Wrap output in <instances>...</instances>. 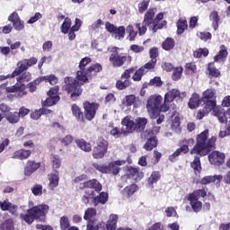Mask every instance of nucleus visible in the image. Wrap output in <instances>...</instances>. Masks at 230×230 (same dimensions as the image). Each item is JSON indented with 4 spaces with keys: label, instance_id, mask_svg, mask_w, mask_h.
<instances>
[{
    "label": "nucleus",
    "instance_id": "1",
    "mask_svg": "<svg viewBox=\"0 0 230 230\" xmlns=\"http://www.w3.org/2000/svg\"><path fill=\"white\" fill-rule=\"evenodd\" d=\"M209 136V130L206 129L201 132L197 137V143L190 150V155H208L211 150H215V143L217 142V137H212L208 140Z\"/></svg>",
    "mask_w": 230,
    "mask_h": 230
},
{
    "label": "nucleus",
    "instance_id": "2",
    "mask_svg": "<svg viewBox=\"0 0 230 230\" xmlns=\"http://www.w3.org/2000/svg\"><path fill=\"white\" fill-rule=\"evenodd\" d=\"M85 189V195L91 197L93 199L94 206H98V204H107V200H109V194L107 192L102 191V185L96 180H90L84 183V186H81V189ZM100 193L96 196V193Z\"/></svg>",
    "mask_w": 230,
    "mask_h": 230
},
{
    "label": "nucleus",
    "instance_id": "3",
    "mask_svg": "<svg viewBox=\"0 0 230 230\" xmlns=\"http://www.w3.org/2000/svg\"><path fill=\"white\" fill-rule=\"evenodd\" d=\"M146 110L150 118L155 119L159 116V112H168L170 106L163 100V96L152 95L147 100Z\"/></svg>",
    "mask_w": 230,
    "mask_h": 230
},
{
    "label": "nucleus",
    "instance_id": "4",
    "mask_svg": "<svg viewBox=\"0 0 230 230\" xmlns=\"http://www.w3.org/2000/svg\"><path fill=\"white\" fill-rule=\"evenodd\" d=\"M154 17H155V9L150 8L145 14L143 22L135 24L136 28L138 30L139 35H145L146 33V26H153V31L155 33L164 26H166L165 21L162 22L161 24H156Z\"/></svg>",
    "mask_w": 230,
    "mask_h": 230
},
{
    "label": "nucleus",
    "instance_id": "5",
    "mask_svg": "<svg viewBox=\"0 0 230 230\" xmlns=\"http://www.w3.org/2000/svg\"><path fill=\"white\" fill-rule=\"evenodd\" d=\"M202 102H205L206 111L211 112L213 111L214 116H216L220 123H224V118L218 113V107H217V90L208 88L202 93Z\"/></svg>",
    "mask_w": 230,
    "mask_h": 230
},
{
    "label": "nucleus",
    "instance_id": "6",
    "mask_svg": "<svg viewBox=\"0 0 230 230\" xmlns=\"http://www.w3.org/2000/svg\"><path fill=\"white\" fill-rule=\"evenodd\" d=\"M48 211H49V206L40 204L28 209L26 214H21L20 217L27 224H33L34 220H44V217L48 215Z\"/></svg>",
    "mask_w": 230,
    "mask_h": 230
},
{
    "label": "nucleus",
    "instance_id": "7",
    "mask_svg": "<svg viewBox=\"0 0 230 230\" xmlns=\"http://www.w3.org/2000/svg\"><path fill=\"white\" fill-rule=\"evenodd\" d=\"M83 84L84 83L80 82L77 77L76 79L73 77H66L63 89L64 91H66L67 94H70L72 100H76V98L82 94L81 85H83Z\"/></svg>",
    "mask_w": 230,
    "mask_h": 230
},
{
    "label": "nucleus",
    "instance_id": "8",
    "mask_svg": "<svg viewBox=\"0 0 230 230\" xmlns=\"http://www.w3.org/2000/svg\"><path fill=\"white\" fill-rule=\"evenodd\" d=\"M127 162L125 160H116L111 162L107 165L100 164H93V168L101 172V173H111V175H118L121 168L119 166H123Z\"/></svg>",
    "mask_w": 230,
    "mask_h": 230
},
{
    "label": "nucleus",
    "instance_id": "9",
    "mask_svg": "<svg viewBox=\"0 0 230 230\" xmlns=\"http://www.w3.org/2000/svg\"><path fill=\"white\" fill-rule=\"evenodd\" d=\"M208 195V189H199L188 194L187 200H189L194 213H199L202 209V202L199 199H204Z\"/></svg>",
    "mask_w": 230,
    "mask_h": 230
},
{
    "label": "nucleus",
    "instance_id": "10",
    "mask_svg": "<svg viewBox=\"0 0 230 230\" xmlns=\"http://www.w3.org/2000/svg\"><path fill=\"white\" fill-rule=\"evenodd\" d=\"M102 71V65L99 63L92 65L87 70H78L76 73V78L82 84H87L91 76H94L97 73Z\"/></svg>",
    "mask_w": 230,
    "mask_h": 230
},
{
    "label": "nucleus",
    "instance_id": "11",
    "mask_svg": "<svg viewBox=\"0 0 230 230\" xmlns=\"http://www.w3.org/2000/svg\"><path fill=\"white\" fill-rule=\"evenodd\" d=\"M109 142L103 138H99L97 145L93 151V159H103V157H105V154H107Z\"/></svg>",
    "mask_w": 230,
    "mask_h": 230
},
{
    "label": "nucleus",
    "instance_id": "12",
    "mask_svg": "<svg viewBox=\"0 0 230 230\" xmlns=\"http://www.w3.org/2000/svg\"><path fill=\"white\" fill-rule=\"evenodd\" d=\"M58 91H60V88L57 85L49 89L47 93L48 98L43 102V107H51L58 103L60 101Z\"/></svg>",
    "mask_w": 230,
    "mask_h": 230
},
{
    "label": "nucleus",
    "instance_id": "13",
    "mask_svg": "<svg viewBox=\"0 0 230 230\" xmlns=\"http://www.w3.org/2000/svg\"><path fill=\"white\" fill-rule=\"evenodd\" d=\"M26 86L23 84L17 83L13 86L6 87V84L0 85V94H3L4 92L5 93H19L18 96L22 98V96H26L28 93L25 91Z\"/></svg>",
    "mask_w": 230,
    "mask_h": 230
},
{
    "label": "nucleus",
    "instance_id": "14",
    "mask_svg": "<svg viewBox=\"0 0 230 230\" xmlns=\"http://www.w3.org/2000/svg\"><path fill=\"white\" fill-rule=\"evenodd\" d=\"M110 63L113 67H121L127 62V56L119 54L118 49H113L109 58Z\"/></svg>",
    "mask_w": 230,
    "mask_h": 230
},
{
    "label": "nucleus",
    "instance_id": "15",
    "mask_svg": "<svg viewBox=\"0 0 230 230\" xmlns=\"http://www.w3.org/2000/svg\"><path fill=\"white\" fill-rule=\"evenodd\" d=\"M186 96L185 92H181L177 89H172L164 95L165 103H167V107L169 110L172 109V102L175 100V98H179L180 100H183Z\"/></svg>",
    "mask_w": 230,
    "mask_h": 230
},
{
    "label": "nucleus",
    "instance_id": "16",
    "mask_svg": "<svg viewBox=\"0 0 230 230\" xmlns=\"http://www.w3.org/2000/svg\"><path fill=\"white\" fill-rule=\"evenodd\" d=\"M84 116L88 121H93L98 111V103L85 102L84 104Z\"/></svg>",
    "mask_w": 230,
    "mask_h": 230
},
{
    "label": "nucleus",
    "instance_id": "17",
    "mask_svg": "<svg viewBox=\"0 0 230 230\" xmlns=\"http://www.w3.org/2000/svg\"><path fill=\"white\" fill-rule=\"evenodd\" d=\"M121 131L122 134H131L134 130H136V122L132 119V117L126 116L121 120Z\"/></svg>",
    "mask_w": 230,
    "mask_h": 230
},
{
    "label": "nucleus",
    "instance_id": "18",
    "mask_svg": "<svg viewBox=\"0 0 230 230\" xmlns=\"http://www.w3.org/2000/svg\"><path fill=\"white\" fill-rule=\"evenodd\" d=\"M37 64V58H31L30 59H23L17 63L16 71H18V75L22 74V71H26L29 67L35 66Z\"/></svg>",
    "mask_w": 230,
    "mask_h": 230
},
{
    "label": "nucleus",
    "instance_id": "19",
    "mask_svg": "<svg viewBox=\"0 0 230 230\" xmlns=\"http://www.w3.org/2000/svg\"><path fill=\"white\" fill-rule=\"evenodd\" d=\"M224 159H226V155L218 151H214L208 155L209 163L215 166H220L224 163Z\"/></svg>",
    "mask_w": 230,
    "mask_h": 230
},
{
    "label": "nucleus",
    "instance_id": "20",
    "mask_svg": "<svg viewBox=\"0 0 230 230\" xmlns=\"http://www.w3.org/2000/svg\"><path fill=\"white\" fill-rule=\"evenodd\" d=\"M127 177H128V179H132L133 181H141V179L145 177V173L136 167H128Z\"/></svg>",
    "mask_w": 230,
    "mask_h": 230
},
{
    "label": "nucleus",
    "instance_id": "21",
    "mask_svg": "<svg viewBox=\"0 0 230 230\" xmlns=\"http://www.w3.org/2000/svg\"><path fill=\"white\" fill-rule=\"evenodd\" d=\"M40 168V163H35L34 161H28L24 169V175L30 177L32 173H35L37 170Z\"/></svg>",
    "mask_w": 230,
    "mask_h": 230
},
{
    "label": "nucleus",
    "instance_id": "22",
    "mask_svg": "<svg viewBox=\"0 0 230 230\" xmlns=\"http://www.w3.org/2000/svg\"><path fill=\"white\" fill-rule=\"evenodd\" d=\"M49 180V187L50 190H55L57 186H58V182L60 181V176H58V172H51L48 175Z\"/></svg>",
    "mask_w": 230,
    "mask_h": 230
},
{
    "label": "nucleus",
    "instance_id": "23",
    "mask_svg": "<svg viewBox=\"0 0 230 230\" xmlns=\"http://www.w3.org/2000/svg\"><path fill=\"white\" fill-rule=\"evenodd\" d=\"M0 209L2 211H9V213H12L13 215H17V206L12 204L8 199H5L1 203Z\"/></svg>",
    "mask_w": 230,
    "mask_h": 230
},
{
    "label": "nucleus",
    "instance_id": "24",
    "mask_svg": "<svg viewBox=\"0 0 230 230\" xmlns=\"http://www.w3.org/2000/svg\"><path fill=\"white\" fill-rule=\"evenodd\" d=\"M190 152V147L187 145L181 142V147L178 148L172 155L169 156V160L173 163L175 162V157H179L181 154H188Z\"/></svg>",
    "mask_w": 230,
    "mask_h": 230
},
{
    "label": "nucleus",
    "instance_id": "25",
    "mask_svg": "<svg viewBox=\"0 0 230 230\" xmlns=\"http://www.w3.org/2000/svg\"><path fill=\"white\" fill-rule=\"evenodd\" d=\"M80 28H82V20L75 18V25L72 26L67 32L69 40H75V39H76V34H75V31H78Z\"/></svg>",
    "mask_w": 230,
    "mask_h": 230
},
{
    "label": "nucleus",
    "instance_id": "26",
    "mask_svg": "<svg viewBox=\"0 0 230 230\" xmlns=\"http://www.w3.org/2000/svg\"><path fill=\"white\" fill-rule=\"evenodd\" d=\"M171 121H172L171 128L172 130H175L176 132H180L181 131V118L179 117V113L173 111L172 115L171 117Z\"/></svg>",
    "mask_w": 230,
    "mask_h": 230
},
{
    "label": "nucleus",
    "instance_id": "27",
    "mask_svg": "<svg viewBox=\"0 0 230 230\" xmlns=\"http://www.w3.org/2000/svg\"><path fill=\"white\" fill-rule=\"evenodd\" d=\"M31 155V150L20 149L13 153V159H20V161H24V159H28Z\"/></svg>",
    "mask_w": 230,
    "mask_h": 230
},
{
    "label": "nucleus",
    "instance_id": "28",
    "mask_svg": "<svg viewBox=\"0 0 230 230\" xmlns=\"http://www.w3.org/2000/svg\"><path fill=\"white\" fill-rule=\"evenodd\" d=\"M117 226H118V215L116 214L110 215L106 226H104L105 230H116Z\"/></svg>",
    "mask_w": 230,
    "mask_h": 230
},
{
    "label": "nucleus",
    "instance_id": "29",
    "mask_svg": "<svg viewBox=\"0 0 230 230\" xmlns=\"http://www.w3.org/2000/svg\"><path fill=\"white\" fill-rule=\"evenodd\" d=\"M222 179V175L205 176L199 181V182L200 184L208 185L211 184V182H216V181H217V182H220Z\"/></svg>",
    "mask_w": 230,
    "mask_h": 230
},
{
    "label": "nucleus",
    "instance_id": "30",
    "mask_svg": "<svg viewBox=\"0 0 230 230\" xmlns=\"http://www.w3.org/2000/svg\"><path fill=\"white\" fill-rule=\"evenodd\" d=\"M226 57H227V49L226 48V46L222 45L220 47L219 52L214 58V62L222 63L224 62Z\"/></svg>",
    "mask_w": 230,
    "mask_h": 230
},
{
    "label": "nucleus",
    "instance_id": "31",
    "mask_svg": "<svg viewBox=\"0 0 230 230\" xmlns=\"http://www.w3.org/2000/svg\"><path fill=\"white\" fill-rule=\"evenodd\" d=\"M86 230H105V224L97 223L96 220H89Z\"/></svg>",
    "mask_w": 230,
    "mask_h": 230
},
{
    "label": "nucleus",
    "instance_id": "32",
    "mask_svg": "<svg viewBox=\"0 0 230 230\" xmlns=\"http://www.w3.org/2000/svg\"><path fill=\"white\" fill-rule=\"evenodd\" d=\"M136 191H137V185L136 184H131L127 186L123 191H122V195L123 197H125L126 199H130V197H132V195H134V193H136Z\"/></svg>",
    "mask_w": 230,
    "mask_h": 230
},
{
    "label": "nucleus",
    "instance_id": "33",
    "mask_svg": "<svg viewBox=\"0 0 230 230\" xmlns=\"http://www.w3.org/2000/svg\"><path fill=\"white\" fill-rule=\"evenodd\" d=\"M190 168H192L196 175L202 172V164H200V158L199 156H195L194 160L190 163Z\"/></svg>",
    "mask_w": 230,
    "mask_h": 230
},
{
    "label": "nucleus",
    "instance_id": "34",
    "mask_svg": "<svg viewBox=\"0 0 230 230\" xmlns=\"http://www.w3.org/2000/svg\"><path fill=\"white\" fill-rule=\"evenodd\" d=\"M190 109H197L199 105H200V95L198 93H192L190 99L188 103Z\"/></svg>",
    "mask_w": 230,
    "mask_h": 230
},
{
    "label": "nucleus",
    "instance_id": "35",
    "mask_svg": "<svg viewBox=\"0 0 230 230\" xmlns=\"http://www.w3.org/2000/svg\"><path fill=\"white\" fill-rule=\"evenodd\" d=\"M75 145H77L78 148L83 150V152H91V150H93L91 144L84 139H76Z\"/></svg>",
    "mask_w": 230,
    "mask_h": 230
},
{
    "label": "nucleus",
    "instance_id": "36",
    "mask_svg": "<svg viewBox=\"0 0 230 230\" xmlns=\"http://www.w3.org/2000/svg\"><path fill=\"white\" fill-rule=\"evenodd\" d=\"M102 26H103V21L98 19L89 26V31H91V33H98V31L102 30Z\"/></svg>",
    "mask_w": 230,
    "mask_h": 230
},
{
    "label": "nucleus",
    "instance_id": "37",
    "mask_svg": "<svg viewBox=\"0 0 230 230\" xmlns=\"http://www.w3.org/2000/svg\"><path fill=\"white\" fill-rule=\"evenodd\" d=\"M111 36L117 40H123L125 39V26L117 27Z\"/></svg>",
    "mask_w": 230,
    "mask_h": 230
},
{
    "label": "nucleus",
    "instance_id": "38",
    "mask_svg": "<svg viewBox=\"0 0 230 230\" xmlns=\"http://www.w3.org/2000/svg\"><path fill=\"white\" fill-rule=\"evenodd\" d=\"M71 111H72L73 116H75V118H76L78 121H82V119H84V112H82L80 106L76 104H72Z\"/></svg>",
    "mask_w": 230,
    "mask_h": 230
},
{
    "label": "nucleus",
    "instance_id": "39",
    "mask_svg": "<svg viewBox=\"0 0 230 230\" xmlns=\"http://www.w3.org/2000/svg\"><path fill=\"white\" fill-rule=\"evenodd\" d=\"M52 168L54 172H57L60 166H62V159H60V156L58 155H52L50 157Z\"/></svg>",
    "mask_w": 230,
    "mask_h": 230
},
{
    "label": "nucleus",
    "instance_id": "40",
    "mask_svg": "<svg viewBox=\"0 0 230 230\" xmlns=\"http://www.w3.org/2000/svg\"><path fill=\"white\" fill-rule=\"evenodd\" d=\"M108 130L111 136H113L114 137H119L121 136V132H123L119 130V128L116 127L112 122L109 123Z\"/></svg>",
    "mask_w": 230,
    "mask_h": 230
},
{
    "label": "nucleus",
    "instance_id": "41",
    "mask_svg": "<svg viewBox=\"0 0 230 230\" xmlns=\"http://www.w3.org/2000/svg\"><path fill=\"white\" fill-rule=\"evenodd\" d=\"M155 146H157V138L155 137H151L144 145L145 150H147L148 152L154 150Z\"/></svg>",
    "mask_w": 230,
    "mask_h": 230
},
{
    "label": "nucleus",
    "instance_id": "42",
    "mask_svg": "<svg viewBox=\"0 0 230 230\" xmlns=\"http://www.w3.org/2000/svg\"><path fill=\"white\" fill-rule=\"evenodd\" d=\"M129 85L130 79H123V77H120L116 83V88L119 89V91H123V89H127Z\"/></svg>",
    "mask_w": 230,
    "mask_h": 230
},
{
    "label": "nucleus",
    "instance_id": "43",
    "mask_svg": "<svg viewBox=\"0 0 230 230\" xmlns=\"http://www.w3.org/2000/svg\"><path fill=\"white\" fill-rule=\"evenodd\" d=\"M146 123H148V120L146 119V118H137L136 119L135 128H137V130H139L141 132L142 130H145V127H146Z\"/></svg>",
    "mask_w": 230,
    "mask_h": 230
},
{
    "label": "nucleus",
    "instance_id": "44",
    "mask_svg": "<svg viewBox=\"0 0 230 230\" xmlns=\"http://www.w3.org/2000/svg\"><path fill=\"white\" fill-rule=\"evenodd\" d=\"M177 28H178L177 33L179 35L184 33V31L188 29V22L184 18H180V20L177 22Z\"/></svg>",
    "mask_w": 230,
    "mask_h": 230
},
{
    "label": "nucleus",
    "instance_id": "45",
    "mask_svg": "<svg viewBox=\"0 0 230 230\" xmlns=\"http://www.w3.org/2000/svg\"><path fill=\"white\" fill-rule=\"evenodd\" d=\"M210 21L212 22V26L214 28V30H218V22H220V16H218V13L217 12H212L210 13Z\"/></svg>",
    "mask_w": 230,
    "mask_h": 230
},
{
    "label": "nucleus",
    "instance_id": "46",
    "mask_svg": "<svg viewBox=\"0 0 230 230\" xmlns=\"http://www.w3.org/2000/svg\"><path fill=\"white\" fill-rule=\"evenodd\" d=\"M126 31L127 33H128V40H129L130 42H133V40H136V37H137V31L134 30V26L128 25L126 28Z\"/></svg>",
    "mask_w": 230,
    "mask_h": 230
},
{
    "label": "nucleus",
    "instance_id": "47",
    "mask_svg": "<svg viewBox=\"0 0 230 230\" xmlns=\"http://www.w3.org/2000/svg\"><path fill=\"white\" fill-rule=\"evenodd\" d=\"M163 49L165 51H170L171 49H173L175 48V41L172 38H167L164 42H163Z\"/></svg>",
    "mask_w": 230,
    "mask_h": 230
},
{
    "label": "nucleus",
    "instance_id": "48",
    "mask_svg": "<svg viewBox=\"0 0 230 230\" xmlns=\"http://www.w3.org/2000/svg\"><path fill=\"white\" fill-rule=\"evenodd\" d=\"M71 18H65L62 26H61V31L62 33H64L65 35L67 34L69 32V31L71 30Z\"/></svg>",
    "mask_w": 230,
    "mask_h": 230
},
{
    "label": "nucleus",
    "instance_id": "49",
    "mask_svg": "<svg viewBox=\"0 0 230 230\" xmlns=\"http://www.w3.org/2000/svg\"><path fill=\"white\" fill-rule=\"evenodd\" d=\"M161 179V173L158 171H155L149 176L148 184H155Z\"/></svg>",
    "mask_w": 230,
    "mask_h": 230
},
{
    "label": "nucleus",
    "instance_id": "50",
    "mask_svg": "<svg viewBox=\"0 0 230 230\" xmlns=\"http://www.w3.org/2000/svg\"><path fill=\"white\" fill-rule=\"evenodd\" d=\"M59 226H60V229H62V230L67 229L69 227V226H71L69 217H67L66 216L61 217L59 219Z\"/></svg>",
    "mask_w": 230,
    "mask_h": 230
},
{
    "label": "nucleus",
    "instance_id": "51",
    "mask_svg": "<svg viewBox=\"0 0 230 230\" xmlns=\"http://www.w3.org/2000/svg\"><path fill=\"white\" fill-rule=\"evenodd\" d=\"M43 76L46 84L49 83L50 85H57V84H58V77L53 74Z\"/></svg>",
    "mask_w": 230,
    "mask_h": 230
},
{
    "label": "nucleus",
    "instance_id": "52",
    "mask_svg": "<svg viewBox=\"0 0 230 230\" xmlns=\"http://www.w3.org/2000/svg\"><path fill=\"white\" fill-rule=\"evenodd\" d=\"M20 119L21 117L19 116V112L17 111L10 112L7 115V121H9V123H19Z\"/></svg>",
    "mask_w": 230,
    "mask_h": 230
},
{
    "label": "nucleus",
    "instance_id": "53",
    "mask_svg": "<svg viewBox=\"0 0 230 230\" xmlns=\"http://www.w3.org/2000/svg\"><path fill=\"white\" fill-rule=\"evenodd\" d=\"M31 80V74L30 72H24L20 76L17 77V82L20 84H24L25 82H30Z\"/></svg>",
    "mask_w": 230,
    "mask_h": 230
},
{
    "label": "nucleus",
    "instance_id": "54",
    "mask_svg": "<svg viewBox=\"0 0 230 230\" xmlns=\"http://www.w3.org/2000/svg\"><path fill=\"white\" fill-rule=\"evenodd\" d=\"M93 217H96V208H87L84 212V219L89 221L92 220L91 218H93Z\"/></svg>",
    "mask_w": 230,
    "mask_h": 230
},
{
    "label": "nucleus",
    "instance_id": "55",
    "mask_svg": "<svg viewBox=\"0 0 230 230\" xmlns=\"http://www.w3.org/2000/svg\"><path fill=\"white\" fill-rule=\"evenodd\" d=\"M182 71H183L182 66H178V67L173 68L172 80H175V81L181 80V77L182 76Z\"/></svg>",
    "mask_w": 230,
    "mask_h": 230
},
{
    "label": "nucleus",
    "instance_id": "56",
    "mask_svg": "<svg viewBox=\"0 0 230 230\" xmlns=\"http://www.w3.org/2000/svg\"><path fill=\"white\" fill-rule=\"evenodd\" d=\"M145 73H146V71H145V68L140 67L138 70L135 72L132 79L134 80V82H139L141 78H143V75H145Z\"/></svg>",
    "mask_w": 230,
    "mask_h": 230
},
{
    "label": "nucleus",
    "instance_id": "57",
    "mask_svg": "<svg viewBox=\"0 0 230 230\" xmlns=\"http://www.w3.org/2000/svg\"><path fill=\"white\" fill-rule=\"evenodd\" d=\"M195 58H200V57H208L209 50L208 49H199L193 53Z\"/></svg>",
    "mask_w": 230,
    "mask_h": 230
},
{
    "label": "nucleus",
    "instance_id": "58",
    "mask_svg": "<svg viewBox=\"0 0 230 230\" xmlns=\"http://www.w3.org/2000/svg\"><path fill=\"white\" fill-rule=\"evenodd\" d=\"M208 73L211 76H219L220 75V71H218V69H217V67H215V63H209L208 66Z\"/></svg>",
    "mask_w": 230,
    "mask_h": 230
},
{
    "label": "nucleus",
    "instance_id": "59",
    "mask_svg": "<svg viewBox=\"0 0 230 230\" xmlns=\"http://www.w3.org/2000/svg\"><path fill=\"white\" fill-rule=\"evenodd\" d=\"M150 4V0H144L138 4V12L139 13H145L146 10L148 9V6Z\"/></svg>",
    "mask_w": 230,
    "mask_h": 230
},
{
    "label": "nucleus",
    "instance_id": "60",
    "mask_svg": "<svg viewBox=\"0 0 230 230\" xmlns=\"http://www.w3.org/2000/svg\"><path fill=\"white\" fill-rule=\"evenodd\" d=\"M15 76H19V70L16 68L12 74L0 75V82H4V80H8V78H15Z\"/></svg>",
    "mask_w": 230,
    "mask_h": 230
},
{
    "label": "nucleus",
    "instance_id": "61",
    "mask_svg": "<svg viewBox=\"0 0 230 230\" xmlns=\"http://www.w3.org/2000/svg\"><path fill=\"white\" fill-rule=\"evenodd\" d=\"M31 191L35 197H40L42 195V185L37 184L31 188Z\"/></svg>",
    "mask_w": 230,
    "mask_h": 230
},
{
    "label": "nucleus",
    "instance_id": "62",
    "mask_svg": "<svg viewBox=\"0 0 230 230\" xmlns=\"http://www.w3.org/2000/svg\"><path fill=\"white\" fill-rule=\"evenodd\" d=\"M164 213L165 216L168 217H177V210H175V208L173 207H169L165 208Z\"/></svg>",
    "mask_w": 230,
    "mask_h": 230
},
{
    "label": "nucleus",
    "instance_id": "63",
    "mask_svg": "<svg viewBox=\"0 0 230 230\" xmlns=\"http://www.w3.org/2000/svg\"><path fill=\"white\" fill-rule=\"evenodd\" d=\"M149 85H154L155 87H161V85H163V81L159 76H156L150 80Z\"/></svg>",
    "mask_w": 230,
    "mask_h": 230
},
{
    "label": "nucleus",
    "instance_id": "64",
    "mask_svg": "<svg viewBox=\"0 0 230 230\" xmlns=\"http://www.w3.org/2000/svg\"><path fill=\"white\" fill-rule=\"evenodd\" d=\"M147 230H164V226L161 222L155 223Z\"/></svg>",
    "mask_w": 230,
    "mask_h": 230
}]
</instances>
